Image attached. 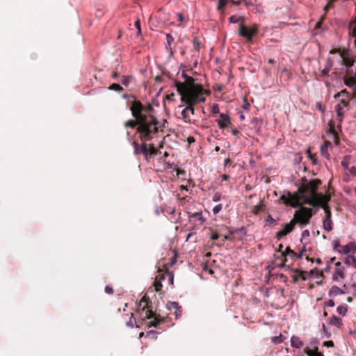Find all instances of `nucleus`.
<instances>
[{
	"instance_id": "obj_1",
	"label": "nucleus",
	"mask_w": 356,
	"mask_h": 356,
	"mask_svg": "<svg viewBox=\"0 0 356 356\" xmlns=\"http://www.w3.org/2000/svg\"><path fill=\"white\" fill-rule=\"evenodd\" d=\"M301 186L298 188V191L291 194L288 193V197L283 195L280 199L286 205H290L293 208L298 207L301 204L300 200L305 204H309L313 207H321L325 211V216L324 218H332V212L328 202L331 200L330 194L323 195L321 193H317L318 187L321 185L322 181L319 179H314L308 181L305 177L302 179Z\"/></svg>"
},
{
	"instance_id": "obj_2",
	"label": "nucleus",
	"mask_w": 356,
	"mask_h": 356,
	"mask_svg": "<svg viewBox=\"0 0 356 356\" xmlns=\"http://www.w3.org/2000/svg\"><path fill=\"white\" fill-rule=\"evenodd\" d=\"M124 97H129L134 99L130 106V111L132 116L135 118V120H129L125 122L124 126L131 128L136 127L137 133L139 134L140 140L143 142L150 141L156 134L151 129L152 126L149 127L147 122L143 120L142 115H140L141 102L137 100L136 97L132 95H124Z\"/></svg>"
},
{
	"instance_id": "obj_3",
	"label": "nucleus",
	"mask_w": 356,
	"mask_h": 356,
	"mask_svg": "<svg viewBox=\"0 0 356 356\" xmlns=\"http://www.w3.org/2000/svg\"><path fill=\"white\" fill-rule=\"evenodd\" d=\"M182 77L184 79V83L177 80L175 81V86L181 97L186 95L189 97L206 98L203 95H209L210 92L204 90L202 84L195 83L194 78L185 73L182 74Z\"/></svg>"
},
{
	"instance_id": "obj_4",
	"label": "nucleus",
	"mask_w": 356,
	"mask_h": 356,
	"mask_svg": "<svg viewBox=\"0 0 356 356\" xmlns=\"http://www.w3.org/2000/svg\"><path fill=\"white\" fill-rule=\"evenodd\" d=\"M140 312V315L145 319H152L147 323V326L148 327H156L159 324L165 321V318L161 317L160 314H156L152 309V301L149 298L145 295L139 302L138 305Z\"/></svg>"
},
{
	"instance_id": "obj_5",
	"label": "nucleus",
	"mask_w": 356,
	"mask_h": 356,
	"mask_svg": "<svg viewBox=\"0 0 356 356\" xmlns=\"http://www.w3.org/2000/svg\"><path fill=\"white\" fill-rule=\"evenodd\" d=\"M181 101L184 103L186 107L181 111V119L186 123H191V115L195 113V106L199 102H204L206 98L189 97L186 95L181 97Z\"/></svg>"
},
{
	"instance_id": "obj_6",
	"label": "nucleus",
	"mask_w": 356,
	"mask_h": 356,
	"mask_svg": "<svg viewBox=\"0 0 356 356\" xmlns=\"http://www.w3.org/2000/svg\"><path fill=\"white\" fill-rule=\"evenodd\" d=\"M132 145L134 154L136 155L143 154L147 161H149L152 156L158 153V149L152 143L147 144L146 142L142 141V143L139 144L138 142L134 141Z\"/></svg>"
},
{
	"instance_id": "obj_7",
	"label": "nucleus",
	"mask_w": 356,
	"mask_h": 356,
	"mask_svg": "<svg viewBox=\"0 0 356 356\" xmlns=\"http://www.w3.org/2000/svg\"><path fill=\"white\" fill-rule=\"evenodd\" d=\"M154 111V109L151 104L148 103L146 106H144L141 103L140 115L147 122L149 127L152 126L151 129L157 134L159 132V120L152 114Z\"/></svg>"
},
{
	"instance_id": "obj_8",
	"label": "nucleus",
	"mask_w": 356,
	"mask_h": 356,
	"mask_svg": "<svg viewBox=\"0 0 356 356\" xmlns=\"http://www.w3.org/2000/svg\"><path fill=\"white\" fill-rule=\"evenodd\" d=\"M302 199L300 200V204L298 206L300 209L295 211L293 218L294 222L298 223L302 225H306L309 224L311 218L313 216V210L311 208L302 207L304 204Z\"/></svg>"
},
{
	"instance_id": "obj_9",
	"label": "nucleus",
	"mask_w": 356,
	"mask_h": 356,
	"mask_svg": "<svg viewBox=\"0 0 356 356\" xmlns=\"http://www.w3.org/2000/svg\"><path fill=\"white\" fill-rule=\"evenodd\" d=\"M258 33V25L254 24L248 27L244 24H239L238 35L244 38L247 42H252L253 37Z\"/></svg>"
},
{
	"instance_id": "obj_10",
	"label": "nucleus",
	"mask_w": 356,
	"mask_h": 356,
	"mask_svg": "<svg viewBox=\"0 0 356 356\" xmlns=\"http://www.w3.org/2000/svg\"><path fill=\"white\" fill-rule=\"evenodd\" d=\"M346 277L345 267L341 262L335 263L334 273L332 275V280L337 282L340 280H343Z\"/></svg>"
},
{
	"instance_id": "obj_11",
	"label": "nucleus",
	"mask_w": 356,
	"mask_h": 356,
	"mask_svg": "<svg viewBox=\"0 0 356 356\" xmlns=\"http://www.w3.org/2000/svg\"><path fill=\"white\" fill-rule=\"evenodd\" d=\"M296 225V223L294 222V220L292 219L289 223L284 225V228L282 230L276 233V238L277 239H280L282 237L291 232L293 230Z\"/></svg>"
},
{
	"instance_id": "obj_12",
	"label": "nucleus",
	"mask_w": 356,
	"mask_h": 356,
	"mask_svg": "<svg viewBox=\"0 0 356 356\" xmlns=\"http://www.w3.org/2000/svg\"><path fill=\"white\" fill-rule=\"evenodd\" d=\"M216 122L219 128L221 129L228 128L232 124L230 117L225 113H220L218 119L216 120Z\"/></svg>"
},
{
	"instance_id": "obj_13",
	"label": "nucleus",
	"mask_w": 356,
	"mask_h": 356,
	"mask_svg": "<svg viewBox=\"0 0 356 356\" xmlns=\"http://www.w3.org/2000/svg\"><path fill=\"white\" fill-rule=\"evenodd\" d=\"M167 307L171 314L175 316V318H178L181 316V307L179 305L178 302H169L167 304Z\"/></svg>"
},
{
	"instance_id": "obj_14",
	"label": "nucleus",
	"mask_w": 356,
	"mask_h": 356,
	"mask_svg": "<svg viewBox=\"0 0 356 356\" xmlns=\"http://www.w3.org/2000/svg\"><path fill=\"white\" fill-rule=\"evenodd\" d=\"M342 61L344 65L347 67V74H353V70L351 68L354 65V60L351 58L346 57L343 54H341Z\"/></svg>"
},
{
	"instance_id": "obj_15",
	"label": "nucleus",
	"mask_w": 356,
	"mask_h": 356,
	"mask_svg": "<svg viewBox=\"0 0 356 356\" xmlns=\"http://www.w3.org/2000/svg\"><path fill=\"white\" fill-rule=\"evenodd\" d=\"M344 107L340 106V105H336L335 106V108H334V110L337 113V120H338V127H341V124L343 121V117H344V113H345V110H344Z\"/></svg>"
},
{
	"instance_id": "obj_16",
	"label": "nucleus",
	"mask_w": 356,
	"mask_h": 356,
	"mask_svg": "<svg viewBox=\"0 0 356 356\" xmlns=\"http://www.w3.org/2000/svg\"><path fill=\"white\" fill-rule=\"evenodd\" d=\"M328 131L330 134H331L333 136L334 142L338 144L339 143V137L337 132L335 129V124L334 122L331 120L328 122Z\"/></svg>"
},
{
	"instance_id": "obj_17",
	"label": "nucleus",
	"mask_w": 356,
	"mask_h": 356,
	"mask_svg": "<svg viewBox=\"0 0 356 356\" xmlns=\"http://www.w3.org/2000/svg\"><path fill=\"white\" fill-rule=\"evenodd\" d=\"M344 83L351 88H356V77L353 74H348L344 77Z\"/></svg>"
},
{
	"instance_id": "obj_18",
	"label": "nucleus",
	"mask_w": 356,
	"mask_h": 356,
	"mask_svg": "<svg viewBox=\"0 0 356 356\" xmlns=\"http://www.w3.org/2000/svg\"><path fill=\"white\" fill-rule=\"evenodd\" d=\"M339 252L343 254H348L350 252L355 253L356 252V245L354 243H349L348 244L341 247V250Z\"/></svg>"
},
{
	"instance_id": "obj_19",
	"label": "nucleus",
	"mask_w": 356,
	"mask_h": 356,
	"mask_svg": "<svg viewBox=\"0 0 356 356\" xmlns=\"http://www.w3.org/2000/svg\"><path fill=\"white\" fill-rule=\"evenodd\" d=\"M289 255L291 257H293L297 255V253L293 250H291L289 247H287L284 252H282V256L284 257L283 262L280 264V267L285 266V262L287 261L286 256Z\"/></svg>"
},
{
	"instance_id": "obj_20",
	"label": "nucleus",
	"mask_w": 356,
	"mask_h": 356,
	"mask_svg": "<svg viewBox=\"0 0 356 356\" xmlns=\"http://www.w3.org/2000/svg\"><path fill=\"white\" fill-rule=\"evenodd\" d=\"M291 346L296 348H301L303 346V342L298 337L293 336L291 338Z\"/></svg>"
},
{
	"instance_id": "obj_21",
	"label": "nucleus",
	"mask_w": 356,
	"mask_h": 356,
	"mask_svg": "<svg viewBox=\"0 0 356 356\" xmlns=\"http://www.w3.org/2000/svg\"><path fill=\"white\" fill-rule=\"evenodd\" d=\"M345 292L339 287L337 286H332L328 292V295L330 297H335L338 295L343 294Z\"/></svg>"
},
{
	"instance_id": "obj_22",
	"label": "nucleus",
	"mask_w": 356,
	"mask_h": 356,
	"mask_svg": "<svg viewBox=\"0 0 356 356\" xmlns=\"http://www.w3.org/2000/svg\"><path fill=\"white\" fill-rule=\"evenodd\" d=\"M329 323L331 325L336 326L339 328L341 327L343 325L342 320L341 318L337 317V316H332V317L330 319Z\"/></svg>"
},
{
	"instance_id": "obj_23",
	"label": "nucleus",
	"mask_w": 356,
	"mask_h": 356,
	"mask_svg": "<svg viewBox=\"0 0 356 356\" xmlns=\"http://www.w3.org/2000/svg\"><path fill=\"white\" fill-rule=\"evenodd\" d=\"M333 222L332 218H324L323 220V227L327 232H330L332 229Z\"/></svg>"
},
{
	"instance_id": "obj_24",
	"label": "nucleus",
	"mask_w": 356,
	"mask_h": 356,
	"mask_svg": "<svg viewBox=\"0 0 356 356\" xmlns=\"http://www.w3.org/2000/svg\"><path fill=\"white\" fill-rule=\"evenodd\" d=\"M344 264L348 266H352L356 268V258L353 256H347L343 259Z\"/></svg>"
},
{
	"instance_id": "obj_25",
	"label": "nucleus",
	"mask_w": 356,
	"mask_h": 356,
	"mask_svg": "<svg viewBox=\"0 0 356 356\" xmlns=\"http://www.w3.org/2000/svg\"><path fill=\"white\" fill-rule=\"evenodd\" d=\"M339 97L345 98L347 99H350L351 98L350 93L346 89L342 90L341 91L336 93L334 95V99H337Z\"/></svg>"
},
{
	"instance_id": "obj_26",
	"label": "nucleus",
	"mask_w": 356,
	"mask_h": 356,
	"mask_svg": "<svg viewBox=\"0 0 356 356\" xmlns=\"http://www.w3.org/2000/svg\"><path fill=\"white\" fill-rule=\"evenodd\" d=\"M244 20H245V19L243 17H241V16H238V15H232L229 18V22L234 23V24L239 23V24H244Z\"/></svg>"
},
{
	"instance_id": "obj_27",
	"label": "nucleus",
	"mask_w": 356,
	"mask_h": 356,
	"mask_svg": "<svg viewBox=\"0 0 356 356\" xmlns=\"http://www.w3.org/2000/svg\"><path fill=\"white\" fill-rule=\"evenodd\" d=\"M174 42V38L170 34L166 35V49L170 51V54H172V50L171 47L172 43Z\"/></svg>"
},
{
	"instance_id": "obj_28",
	"label": "nucleus",
	"mask_w": 356,
	"mask_h": 356,
	"mask_svg": "<svg viewBox=\"0 0 356 356\" xmlns=\"http://www.w3.org/2000/svg\"><path fill=\"white\" fill-rule=\"evenodd\" d=\"M332 67V62L331 60H328L326 64L325 67L321 71V75L323 76H326L328 75Z\"/></svg>"
},
{
	"instance_id": "obj_29",
	"label": "nucleus",
	"mask_w": 356,
	"mask_h": 356,
	"mask_svg": "<svg viewBox=\"0 0 356 356\" xmlns=\"http://www.w3.org/2000/svg\"><path fill=\"white\" fill-rule=\"evenodd\" d=\"M163 267H164V270H163L161 269H159V270H158L159 274L156 277V278H157L158 280H159L161 281H163L165 278H167V276H166V268H168L167 264L164 265Z\"/></svg>"
},
{
	"instance_id": "obj_30",
	"label": "nucleus",
	"mask_w": 356,
	"mask_h": 356,
	"mask_svg": "<svg viewBox=\"0 0 356 356\" xmlns=\"http://www.w3.org/2000/svg\"><path fill=\"white\" fill-rule=\"evenodd\" d=\"M209 229L211 231L210 238L211 240L216 241V240L218 239L220 237L221 234L220 232H218V231L215 230V229H213L211 227H209Z\"/></svg>"
},
{
	"instance_id": "obj_31",
	"label": "nucleus",
	"mask_w": 356,
	"mask_h": 356,
	"mask_svg": "<svg viewBox=\"0 0 356 356\" xmlns=\"http://www.w3.org/2000/svg\"><path fill=\"white\" fill-rule=\"evenodd\" d=\"M190 217L194 218L195 220L200 221L201 224L205 222V219L203 218L201 212H195Z\"/></svg>"
},
{
	"instance_id": "obj_32",
	"label": "nucleus",
	"mask_w": 356,
	"mask_h": 356,
	"mask_svg": "<svg viewBox=\"0 0 356 356\" xmlns=\"http://www.w3.org/2000/svg\"><path fill=\"white\" fill-rule=\"evenodd\" d=\"M193 46L195 51L197 52L200 51L201 42L196 37H195L193 40Z\"/></svg>"
},
{
	"instance_id": "obj_33",
	"label": "nucleus",
	"mask_w": 356,
	"mask_h": 356,
	"mask_svg": "<svg viewBox=\"0 0 356 356\" xmlns=\"http://www.w3.org/2000/svg\"><path fill=\"white\" fill-rule=\"evenodd\" d=\"M348 29H350V34L356 38V23L351 22L349 24Z\"/></svg>"
},
{
	"instance_id": "obj_34",
	"label": "nucleus",
	"mask_w": 356,
	"mask_h": 356,
	"mask_svg": "<svg viewBox=\"0 0 356 356\" xmlns=\"http://www.w3.org/2000/svg\"><path fill=\"white\" fill-rule=\"evenodd\" d=\"M166 276L168 284L172 286L174 283V275L172 272L169 271L168 268H166Z\"/></svg>"
},
{
	"instance_id": "obj_35",
	"label": "nucleus",
	"mask_w": 356,
	"mask_h": 356,
	"mask_svg": "<svg viewBox=\"0 0 356 356\" xmlns=\"http://www.w3.org/2000/svg\"><path fill=\"white\" fill-rule=\"evenodd\" d=\"M162 281L158 280L157 278H155V280L154 282V286L155 288V291L156 292H160L162 289L163 285H162Z\"/></svg>"
},
{
	"instance_id": "obj_36",
	"label": "nucleus",
	"mask_w": 356,
	"mask_h": 356,
	"mask_svg": "<svg viewBox=\"0 0 356 356\" xmlns=\"http://www.w3.org/2000/svg\"><path fill=\"white\" fill-rule=\"evenodd\" d=\"M337 310L339 314H341L342 316H345L347 313L348 308H347V306L340 305L337 307Z\"/></svg>"
},
{
	"instance_id": "obj_37",
	"label": "nucleus",
	"mask_w": 356,
	"mask_h": 356,
	"mask_svg": "<svg viewBox=\"0 0 356 356\" xmlns=\"http://www.w3.org/2000/svg\"><path fill=\"white\" fill-rule=\"evenodd\" d=\"M127 325L130 327H134V325H136V321L135 318L134 317L133 313H131L129 320L127 323Z\"/></svg>"
},
{
	"instance_id": "obj_38",
	"label": "nucleus",
	"mask_w": 356,
	"mask_h": 356,
	"mask_svg": "<svg viewBox=\"0 0 356 356\" xmlns=\"http://www.w3.org/2000/svg\"><path fill=\"white\" fill-rule=\"evenodd\" d=\"M227 3V0H219L217 9L218 10H222Z\"/></svg>"
},
{
	"instance_id": "obj_39",
	"label": "nucleus",
	"mask_w": 356,
	"mask_h": 356,
	"mask_svg": "<svg viewBox=\"0 0 356 356\" xmlns=\"http://www.w3.org/2000/svg\"><path fill=\"white\" fill-rule=\"evenodd\" d=\"M158 332L154 330H150L147 332L146 336L150 339H156L157 338Z\"/></svg>"
},
{
	"instance_id": "obj_40",
	"label": "nucleus",
	"mask_w": 356,
	"mask_h": 356,
	"mask_svg": "<svg viewBox=\"0 0 356 356\" xmlns=\"http://www.w3.org/2000/svg\"><path fill=\"white\" fill-rule=\"evenodd\" d=\"M110 90H117V91H122L123 90V88L122 86H120L118 83H113L111 84L109 88Z\"/></svg>"
},
{
	"instance_id": "obj_41",
	"label": "nucleus",
	"mask_w": 356,
	"mask_h": 356,
	"mask_svg": "<svg viewBox=\"0 0 356 356\" xmlns=\"http://www.w3.org/2000/svg\"><path fill=\"white\" fill-rule=\"evenodd\" d=\"M348 100L349 99L345 98H341L339 101V103L337 104V105H340L344 108H347L348 106Z\"/></svg>"
},
{
	"instance_id": "obj_42",
	"label": "nucleus",
	"mask_w": 356,
	"mask_h": 356,
	"mask_svg": "<svg viewBox=\"0 0 356 356\" xmlns=\"http://www.w3.org/2000/svg\"><path fill=\"white\" fill-rule=\"evenodd\" d=\"M211 111L213 114H217V113H219L220 112V110H219V107H218V105L217 104H213L211 106Z\"/></svg>"
},
{
	"instance_id": "obj_43",
	"label": "nucleus",
	"mask_w": 356,
	"mask_h": 356,
	"mask_svg": "<svg viewBox=\"0 0 356 356\" xmlns=\"http://www.w3.org/2000/svg\"><path fill=\"white\" fill-rule=\"evenodd\" d=\"M295 272L298 274V277H301L302 280H305L307 279L306 272L299 270H295Z\"/></svg>"
},
{
	"instance_id": "obj_44",
	"label": "nucleus",
	"mask_w": 356,
	"mask_h": 356,
	"mask_svg": "<svg viewBox=\"0 0 356 356\" xmlns=\"http://www.w3.org/2000/svg\"><path fill=\"white\" fill-rule=\"evenodd\" d=\"M222 209V205L221 204H219L216 206H215L213 209V214H217Z\"/></svg>"
},
{
	"instance_id": "obj_45",
	"label": "nucleus",
	"mask_w": 356,
	"mask_h": 356,
	"mask_svg": "<svg viewBox=\"0 0 356 356\" xmlns=\"http://www.w3.org/2000/svg\"><path fill=\"white\" fill-rule=\"evenodd\" d=\"M332 246H333V248L334 250H338V248H341L342 246H341L340 243H339V241H337V240H334L332 242Z\"/></svg>"
},
{
	"instance_id": "obj_46",
	"label": "nucleus",
	"mask_w": 356,
	"mask_h": 356,
	"mask_svg": "<svg viewBox=\"0 0 356 356\" xmlns=\"http://www.w3.org/2000/svg\"><path fill=\"white\" fill-rule=\"evenodd\" d=\"M261 207H262V204H261L254 206V208H253V211H252L253 213H254V214L259 213V212L261 209Z\"/></svg>"
},
{
	"instance_id": "obj_47",
	"label": "nucleus",
	"mask_w": 356,
	"mask_h": 356,
	"mask_svg": "<svg viewBox=\"0 0 356 356\" xmlns=\"http://www.w3.org/2000/svg\"><path fill=\"white\" fill-rule=\"evenodd\" d=\"M325 17H321V19L316 24L315 29H320L321 27L323 21L324 20Z\"/></svg>"
},
{
	"instance_id": "obj_48",
	"label": "nucleus",
	"mask_w": 356,
	"mask_h": 356,
	"mask_svg": "<svg viewBox=\"0 0 356 356\" xmlns=\"http://www.w3.org/2000/svg\"><path fill=\"white\" fill-rule=\"evenodd\" d=\"M304 352L307 356H314V353L312 351V349H309V348H306Z\"/></svg>"
},
{
	"instance_id": "obj_49",
	"label": "nucleus",
	"mask_w": 356,
	"mask_h": 356,
	"mask_svg": "<svg viewBox=\"0 0 356 356\" xmlns=\"http://www.w3.org/2000/svg\"><path fill=\"white\" fill-rule=\"evenodd\" d=\"M105 292L108 294H113V289L110 286H106L105 287Z\"/></svg>"
},
{
	"instance_id": "obj_50",
	"label": "nucleus",
	"mask_w": 356,
	"mask_h": 356,
	"mask_svg": "<svg viewBox=\"0 0 356 356\" xmlns=\"http://www.w3.org/2000/svg\"><path fill=\"white\" fill-rule=\"evenodd\" d=\"M121 82L123 85H124L126 86H128V84H129L128 77L123 76L122 78Z\"/></svg>"
},
{
	"instance_id": "obj_51",
	"label": "nucleus",
	"mask_w": 356,
	"mask_h": 356,
	"mask_svg": "<svg viewBox=\"0 0 356 356\" xmlns=\"http://www.w3.org/2000/svg\"><path fill=\"white\" fill-rule=\"evenodd\" d=\"M134 25L136 27V29H138V33H140L141 32L140 21L138 19L136 20L135 22Z\"/></svg>"
},
{
	"instance_id": "obj_52",
	"label": "nucleus",
	"mask_w": 356,
	"mask_h": 356,
	"mask_svg": "<svg viewBox=\"0 0 356 356\" xmlns=\"http://www.w3.org/2000/svg\"><path fill=\"white\" fill-rule=\"evenodd\" d=\"M177 17L178 20L180 22H184L185 20V17L181 13H177Z\"/></svg>"
},
{
	"instance_id": "obj_53",
	"label": "nucleus",
	"mask_w": 356,
	"mask_h": 356,
	"mask_svg": "<svg viewBox=\"0 0 356 356\" xmlns=\"http://www.w3.org/2000/svg\"><path fill=\"white\" fill-rule=\"evenodd\" d=\"M323 346L327 347H333L334 343L332 341H327L323 343Z\"/></svg>"
},
{
	"instance_id": "obj_54",
	"label": "nucleus",
	"mask_w": 356,
	"mask_h": 356,
	"mask_svg": "<svg viewBox=\"0 0 356 356\" xmlns=\"http://www.w3.org/2000/svg\"><path fill=\"white\" fill-rule=\"evenodd\" d=\"M176 172H177V176L185 175H186L185 170L179 169V168L176 169Z\"/></svg>"
},
{
	"instance_id": "obj_55",
	"label": "nucleus",
	"mask_w": 356,
	"mask_h": 356,
	"mask_svg": "<svg viewBox=\"0 0 356 356\" xmlns=\"http://www.w3.org/2000/svg\"><path fill=\"white\" fill-rule=\"evenodd\" d=\"M282 335L280 334V337H275L273 338V341L276 343H281L282 340L281 339Z\"/></svg>"
},
{
	"instance_id": "obj_56",
	"label": "nucleus",
	"mask_w": 356,
	"mask_h": 356,
	"mask_svg": "<svg viewBox=\"0 0 356 356\" xmlns=\"http://www.w3.org/2000/svg\"><path fill=\"white\" fill-rule=\"evenodd\" d=\"M312 351L314 353V356H323V355L321 353L318 352L317 347L314 348V349L312 350Z\"/></svg>"
},
{
	"instance_id": "obj_57",
	"label": "nucleus",
	"mask_w": 356,
	"mask_h": 356,
	"mask_svg": "<svg viewBox=\"0 0 356 356\" xmlns=\"http://www.w3.org/2000/svg\"><path fill=\"white\" fill-rule=\"evenodd\" d=\"M220 197H221V196H220V194H219V193H215V194H214V195L213 196V200L214 202H218V201H219V200H220Z\"/></svg>"
},
{
	"instance_id": "obj_58",
	"label": "nucleus",
	"mask_w": 356,
	"mask_h": 356,
	"mask_svg": "<svg viewBox=\"0 0 356 356\" xmlns=\"http://www.w3.org/2000/svg\"><path fill=\"white\" fill-rule=\"evenodd\" d=\"M227 229V227H225V226H222L221 227H220L219 229H216L217 231H218V232H220L221 234V236L220 237H222L223 236V232L225 230Z\"/></svg>"
},
{
	"instance_id": "obj_59",
	"label": "nucleus",
	"mask_w": 356,
	"mask_h": 356,
	"mask_svg": "<svg viewBox=\"0 0 356 356\" xmlns=\"http://www.w3.org/2000/svg\"><path fill=\"white\" fill-rule=\"evenodd\" d=\"M230 2L234 5V6H239L241 5V3H243V0H238V1H235V0H229Z\"/></svg>"
},
{
	"instance_id": "obj_60",
	"label": "nucleus",
	"mask_w": 356,
	"mask_h": 356,
	"mask_svg": "<svg viewBox=\"0 0 356 356\" xmlns=\"http://www.w3.org/2000/svg\"><path fill=\"white\" fill-rule=\"evenodd\" d=\"M309 234H310L309 231L307 230V229H305L302 233V238H305V237H309Z\"/></svg>"
},
{
	"instance_id": "obj_61",
	"label": "nucleus",
	"mask_w": 356,
	"mask_h": 356,
	"mask_svg": "<svg viewBox=\"0 0 356 356\" xmlns=\"http://www.w3.org/2000/svg\"><path fill=\"white\" fill-rule=\"evenodd\" d=\"M275 219L270 216V215H268L267 218H266V222L271 224V223H273L275 222Z\"/></svg>"
},
{
	"instance_id": "obj_62",
	"label": "nucleus",
	"mask_w": 356,
	"mask_h": 356,
	"mask_svg": "<svg viewBox=\"0 0 356 356\" xmlns=\"http://www.w3.org/2000/svg\"><path fill=\"white\" fill-rule=\"evenodd\" d=\"M325 305L327 307H332L334 306V302L332 300H329L327 302H325Z\"/></svg>"
},
{
	"instance_id": "obj_63",
	"label": "nucleus",
	"mask_w": 356,
	"mask_h": 356,
	"mask_svg": "<svg viewBox=\"0 0 356 356\" xmlns=\"http://www.w3.org/2000/svg\"><path fill=\"white\" fill-rule=\"evenodd\" d=\"M231 132L232 134L234 135V136H238V134H239V131L237 130L236 128H232L231 129Z\"/></svg>"
},
{
	"instance_id": "obj_64",
	"label": "nucleus",
	"mask_w": 356,
	"mask_h": 356,
	"mask_svg": "<svg viewBox=\"0 0 356 356\" xmlns=\"http://www.w3.org/2000/svg\"><path fill=\"white\" fill-rule=\"evenodd\" d=\"M222 237V243L230 239V236L227 234H223V236Z\"/></svg>"
}]
</instances>
